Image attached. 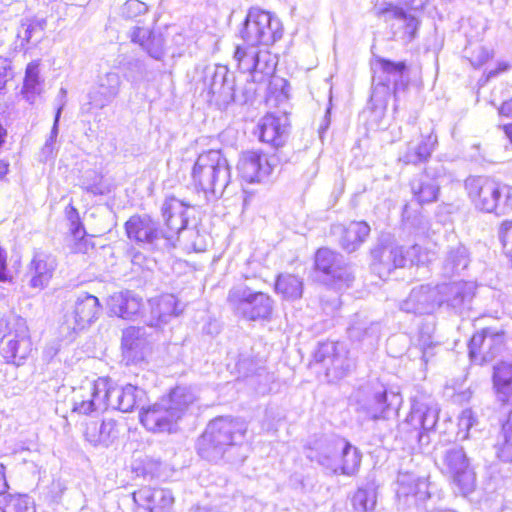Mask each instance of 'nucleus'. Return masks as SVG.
Segmentation results:
<instances>
[{"label":"nucleus","mask_w":512,"mask_h":512,"mask_svg":"<svg viewBox=\"0 0 512 512\" xmlns=\"http://www.w3.org/2000/svg\"><path fill=\"white\" fill-rule=\"evenodd\" d=\"M187 208L176 197H167L161 207L166 229L148 215H133L125 223L127 237L145 249L169 252L176 247L179 233L187 226Z\"/></svg>","instance_id":"nucleus-1"},{"label":"nucleus","mask_w":512,"mask_h":512,"mask_svg":"<svg viewBox=\"0 0 512 512\" xmlns=\"http://www.w3.org/2000/svg\"><path fill=\"white\" fill-rule=\"evenodd\" d=\"M247 425L239 419L219 417L209 422L197 440L198 455L209 462H242Z\"/></svg>","instance_id":"nucleus-2"},{"label":"nucleus","mask_w":512,"mask_h":512,"mask_svg":"<svg viewBox=\"0 0 512 512\" xmlns=\"http://www.w3.org/2000/svg\"><path fill=\"white\" fill-rule=\"evenodd\" d=\"M198 397L186 386H176L158 402L143 409L139 417L143 426L153 432H171L175 424L190 410Z\"/></svg>","instance_id":"nucleus-3"},{"label":"nucleus","mask_w":512,"mask_h":512,"mask_svg":"<svg viewBox=\"0 0 512 512\" xmlns=\"http://www.w3.org/2000/svg\"><path fill=\"white\" fill-rule=\"evenodd\" d=\"M465 189L475 208L496 215H505L512 209V187L484 176H470Z\"/></svg>","instance_id":"nucleus-4"},{"label":"nucleus","mask_w":512,"mask_h":512,"mask_svg":"<svg viewBox=\"0 0 512 512\" xmlns=\"http://www.w3.org/2000/svg\"><path fill=\"white\" fill-rule=\"evenodd\" d=\"M230 166L220 150L200 154L192 169L194 185L205 194L220 197L230 183Z\"/></svg>","instance_id":"nucleus-5"},{"label":"nucleus","mask_w":512,"mask_h":512,"mask_svg":"<svg viewBox=\"0 0 512 512\" xmlns=\"http://www.w3.org/2000/svg\"><path fill=\"white\" fill-rule=\"evenodd\" d=\"M375 65L377 70L373 78L371 99L379 105H386L388 98L393 94L397 102L399 94L408 87V79L404 76L407 71L406 63L377 57Z\"/></svg>","instance_id":"nucleus-6"},{"label":"nucleus","mask_w":512,"mask_h":512,"mask_svg":"<svg viewBox=\"0 0 512 512\" xmlns=\"http://www.w3.org/2000/svg\"><path fill=\"white\" fill-rule=\"evenodd\" d=\"M227 302L238 315L250 321L268 320L273 313L274 300L271 296L245 283L230 288Z\"/></svg>","instance_id":"nucleus-7"},{"label":"nucleus","mask_w":512,"mask_h":512,"mask_svg":"<svg viewBox=\"0 0 512 512\" xmlns=\"http://www.w3.org/2000/svg\"><path fill=\"white\" fill-rule=\"evenodd\" d=\"M436 465L457 487L461 495L467 496L474 491L476 475L463 447L452 445L445 448L437 456Z\"/></svg>","instance_id":"nucleus-8"},{"label":"nucleus","mask_w":512,"mask_h":512,"mask_svg":"<svg viewBox=\"0 0 512 512\" xmlns=\"http://www.w3.org/2000/svg\"><path fill=\"white\" fill-rule=\"evenodd\" d=\"M240 36L248 46L270 45L282 37L281 23L271 13L251 8Z\"/></svg>","instance_id":"nucleus-9"},{"label":"nucleus","mask_w":512,"mask_h":512,"mask_svg":"<svg viewBox=\"0 0 512 512\" xmlns=\"http://www.w3.org/2000/svg\"><path fill=\"white\" fill-rule=\"evenodd\" d=\"M371 13L389 24L395 39L405 43L413 41L420 26V20L392 2L376 0Z\"/></svg>","instance_id":"nucleus-10"},{"label":"nucleus","mask_w":512,"mask_h":512,"mask_svg":"<svg viewBox=\"0 0 512 512\" xmlns=\"http://www.w3.org/2000/svg\"><path fill=\"white\" fill-rule=\"evenodd\" d=\"M109 378L99 377L94 381H86L73 390L72 411L83 415L105 411L108 402Z\"/></svg>","instance_id":"nucleus-11"},{"label":"nucleus","mask_w":512,"mask_h":512,"mask_svg":"<svg viewBox=\"0 0 512 512\" xmlns=\"http://www.w3.org/2000/svg\"><path fill=\"white\" fill-rule=\"evenodd\" d=\"M315 269L322 272L325 281L337 289L348 288L354 274L343 255L328 248H320L315 254Z\"/></svg>","instance_id":"nucleus-12"},{"label":"nucleus","mask_w":512,"mask_h":512,"mask_svg":"<svg viewBox=\"0 0 512 512\" xmlns=\"http://www.w3.org/2000/svg\"><path fill=\"white\" fill-rule=\"evenodd\" d=\"M401 402L399 393L388 392L384 385L378 383L367 398L359 403L358 412L368 420H385L397 412Z\"/></svg>","instance_id":"nucleus-13"},{"label":"nucleus","mask_w":512,"mask_h":512,"mask_svg":"<svg viewBox=\"0 0 512 512\" xmlns=\"http://www.w3.org/2000/svg\"><path fill=\"white\" fill-rule=\"evenodd\" d=\"M316 363L326 369V374L342 378L352 371L355 361L349 356V351L343 343L327 341L320 343L314 352Z\"/></svg>","instance_id":"nucleus-14"},{"label":"nucleus","mask_w":512,"mask_h":512,"mask_svg":"<svg viewBox=\"0 0 512 512\" xmlns=\"http://www.w3.org/2000/svg\"><path fill=\"white\" fill-rule=\"evenodd\" d=\"M101 309L96 296L83 292L77 296L71 309L65 312L63 326L72 332L84 330L99 318Z\"/></svg>","instance_id":"nucleus-15"},{"label":"nucleus","mask_w":512,"mask_h":512,"mask_svg":"<svg viewBox=\"0 0 512 512\" xmlns=\"http://www.w3.org/2000/svg\"><path fill=\"white\" fill-rule=\"evenodd\" d=\"M505 333L495 328H484L475 333L469 342V356L472 362L482 364L492 361L504 349Z\"/></svg>","instance_id":"nucleus-16"},{"label":"nucleus","mask_w":512,"mask_h":512,"mask_svg":"<svg viewBox=\"0 0 512 512\" xmlns=\"http://www.w3.org/2000/svg\"><path fill=\"white\" fill-rule=\"evenodd\" d=\"M340 437L319 436L310 439L305 446L307 459L316 462L327 472L337 475L339 468Z\"/></svg>","instance_id":"nucleus-17"},{"label":"nucleus","mask_w":512,"mask_h":512,"mask_svg":"<svg viewBox=\"0 0 512 512\" xmlns=\"http://www.w3.org/2000/svg\"><path fill=\"white\" fill-rule=\"evenodd\" d=\"M372 268L380 278L387 277L396 268L405 266L403 248L392 241L389 235L382 236L371 250Z\"/></svg>","instance_id":"nucleus-18"},{"label":"nucleus","mask_w":512,"mask_h":512,"mask_svg":"<svg viewBox=\"0 0 512 512\" xmlns=\"http://www.w3.org/2000/svg\"><path fill=\"white\" fill-rule=\"evenodd\" d=\"M204 88L211 97L217 96L225 105L235 100V75L225 65L204 69Z\"/></svg>","instance_id":"nucleus-19"},{"label":"nucleus","mask_w":512,"mask_h":512,"mask_svg":"<svg viewBox=\"0 0 512 512\" xmlns=\"http://www.w3.org/2000/svg\"><path fill=\"white\" fill-rule=\"evenodd\" d=\"M445 176L446 170L442 164L426 168L410 183L413 198L421 205L436 201L440 189L439 180Z\"/></svg>","instance_id":"nucleus-20"},{"label":"nucleus","mask_w":512,"mask_h":512,"mask_svg":"<svg viewBox=\"0 0 512 512\" xmlns=\"http://www.w3.org/2000/svg\"><path fill=\"white\" fill-rule=\"evenodd\" d=\"M146 398L144 389L132 384L119 386L109 379V408L124 413L132 412L136 408H141V411H143Z\"/></svg>","instance_id":"nucleus-21"},{"label":"nucleus","mask_w":512,"mask_h":512,"mask_svg":"<svg viewBox=\"0 0 512 512\" xmlns=\"http://www.w3.org/2000/svg\"><path fill=\"white\" fill-rule=\"evenodd\" d=\"M438 414L439 409L436 405L416 401L412 404L405 422L414 429L418 442L421 445L429 444L430 439L427 433L436 426Z\"/></svg>","instance_id":"nucleus-22"},{"label":"nucleus","mask_w":512,"mask_h":512,"mask_svg":"<svg viewBox=\"0 0 512 512\" xmlns=\"http://www.w3.org/2000/svg\"><path fill=\"white\" fill-rule=\"evenodd\" d=\"M121 86L120 75L116 72H108L100 76L97 86L88 94L89 102L83 104L82 112L89 113L93 108L103 109L118 96Z\"/></svg>","instance_id":"nucleus-23"},{"label":"nucleus","mask_w":512,"mask_h":512,"mask_svg":"<svg viewBox=\"0 0 512 512\" xmlns=\"http://www.w3.org/2000/svg\"><path fill=\"white\" fill-rule=\"evenodd\" d=\"M274 164L260 151L243 152L237 164L240 177L247 183H259L272 173Z\"/></svg>","instance_id":"nucleus-24"},{"label":"nucleus","mask_w":512,"mask_h":512,"mask_svg":"<svg viewBox=\"0 0 512 512\" xmlns=\"http://www.w3.org/2000/svg\"><path fill=\"white\" fill-rule=\"evenodd\" d=\"M440 307L438 285L414 287L409 296L400 304V309L413 314H431Z\"/></svg>","instance_id":"nucleus-25"},{"label":"nucleus","mask_w":512,"mask_h":512,"mask_svg":"<svg viewBox=\"0 0 512 512\" xmlns=\"http://www.w3.org/2000/svg\"><path fill=\"white\" fill-rule=\"evenodd\" d=\"M440 306L446 304L456 313L470 308L475 294V286L471 282L458 281L438 285Z\"/></svg>","instance_id":"nucleus-26"},{"label":"nucleus","mask_w":512,"mask_h":512,"mask_svg":"<svg viewBox=\"0 0 512 512\" xmlns=\"http://www.w3.org/2000/svg\"><path fill=\"white\" fill-rule=\"evenodd\" d=\"M437 144L438 137L433 131L427 135L421 134L417 139L407 142L398 160L405 165L426 163L435 151Z\"/></svg>","instance_id":"nucleus-27"},{"label":"nucleus","mask_w":512,"mask_h":512,"mask_svg":"<svg viewBox=\"0 0 512 512\" xmlns=\"http://www.w3.org/2000/svg\"><path fill=\"white\" fill-rule=\"evenodd\" d=\"M259 140L272 148L282 147L287 139V119L274 114H266L257 125Z\"/></svg>","instance_id":"nucleus-28"},{"label":"nucleus","mask_w":512,"mask_h":512,"mask_svg":"<svg viewBox=\"0 0 512 512\" xmlns=\"http://www.w3.org/2000/svg\"><path fill=\"white\" fill-rule=\"evenodd\" d=\"M134 502L148 512H169L174 497L170 490L142 487L133 493Z\"/></svg>","instance_id":"nucleus-29"},{"label":"nucleus","mask_w":512,"mask_h":512,"mask_svg":"<svg viewBox=\"0 0 512 512\" xmlns=\"http://www.w3.org/2000/svg\"><path fill=\"white\" fill-rule=\"evenodd\" d=\"M107 309L110 315L125 320H133L143 306L142 298L133 291L115 292L107 298Z\"/></svg>","instance_id":"nucleus-30"},{"label":"nucleus","mask_w":512,"mask_h":512,"mask_svg":"<svg viewBox=\"0 0 512 512\" xmlns=\"http://www.w3.org/2000/svg\"><path fill=\"white\" fill-rule=\"evenodd\" d=\"M56 267L55 256L44 251L35 252L28 268L30 287L34 289L47 287Z\"/></svg>","instance_id":"nucleus-31"},{"label":"nucleus","mask_w":512,"mask_h":512,"mask_svg":"<svg viewBox=\"0 0 512 512\" xmlns=\"http://www.w3.org/2000/svg\"><path fill=\"white\" fill-rule=\"evenodd\" d=\"M0 339H18L20 353L32 350L29 329L21 316L10 314L0 319Z\"/></svg>","instance_id":"nucleus-32"},{"label":"nucleus","mask_w":512,"mask_h":512,"mask_svg":"<svg viewBox=\"0 0 512 512\" xmlns=\"http://www.w3.org/2000/svg\"><path fill=\"white\" fill-rule=\"evenodd\" d=\"M149 305L151 316L146 323L150 327L159 328L161 325L168 323L172 317L182 312V308L179 307V302L173 294H164L157 298H152L149 300Z\"/></svg>","instance_id":"nucleus-33"},{"label":"nucleus","mask_w":512,"mask_h":512,"mask_svg":"<svg viewBox=\"0 0 512 512\" xmlns=\"http://www.w3.org/2000/svg\"><path fill=\"white\" fill-rule=\"evenodd\" d=\"M143 335L139 327L132 326L123 331L122 353L128 364H138L145 359L147 343Z\"/></svg>","instance_id":"nucleus-34"},{"label":"nucleus","mask_w":512,"mask_h":512,"mask_svg":"<svg viewBox=\"0 0 512 512\" xmlns=\"http://www.w3.org/2000/svg\"><path fill=\"white\" fill-rule=\"evenodd\" d=\"M380 330L379 322L369 320L367 316L362 313H356L351 318L347 333L352 341H367L372 345L374 342L378 341Z\"/></svg>","instance_id":"nucleus-35"},{"label":"nucleus","mask_w":512,"mask_h":512,"mask_svg":"<svg viewBox=\"0 0 512 512\" xmlns=\"http://www.w3.org/2000/svg\"><path fill=\"white\" fill-rule=\"evenodd\" d=\"M470 263V253L460 242L448 246L442 263V273L446 277L460 275Z\"/></svg>","instance_id":"nucleus-36"},{"label":"nucleus","mask_w":512,"mask_h":512,"mask_svg":"<svg viewBox=\"0 0 512 512\" xmlns=\"http://www.w3.org/2000/svg\"><path fill=\"white\" fill-rule=\"evenodd\" d=\"M119 435L117 422L113 419L103 420L100 424L91 422L85 430V437L92 445H111Z\"/></svg>","instance_id":"nucleus-37"},{"label":"nucleus","mask_w":512,"mask_h":512,"mask_svg":"<svg viewBox=\"0 0 512 512\" xmlns=\"http://www.w3.org/2000/svg\"><path fill=\"white\" fill-rule=\"evenodd\" d=\"M370 226L365 221H352L343 228L340 246L348 253L355 252L366 241Z\"/></svg>","instance_id":"nucleus-38"},{"label":"nucleus","mask_w":512,"mask_h":512,"mask_svg":"<svg viewBox=\"0 0 512 512\" xmlns=\"http://www.w3.org/2000/svg\"><path fill=\"white\" fill-rule=\"evenodd\" d=\"M338 443L340 444V454L337 475L353 476L359 470L362 454L357 447L344 438Z\"/></svg>","instance_id":"nucleus-39"},{"label":"nucleus","mask_w":512,"mask_h":512,"mask_svg":"<svg viewBox=\"0 0 512 512\" xmlns=\"http://www.w3.org/2000/svg\"><path fill=\"white\" fill-rule=\"evenodd\" d=\"M398 495H403L406 502L425 500L429 497L427 479L410 475H400Z\"/></svg>","instance_id":"nucleus-40"},{"label":"nucleus","mask_w":512,"mask_h":512,"mask_svg":"<svg viewBox=\"0 0 512 512\" xmlns=\"http://www.w3.org/2000/svg\"><path fill=\"white\" fill-rule=\"evenodd\" d=\"M493 383L497 397L502 402L508 401L511 395L512 364L501 362L494 366Z\"/></svg>","instance_id":"nucleus-41"},{"label":"nucleus","mask_w":512,"mask_h":512,"mask_svg":"<svg viewBox=\"0 0 512 512\" xmlns=\"http://www.w3.org/2000/svg\"><path fill=\"white\" fill-rule=\"evenodd\" d=\"M275 292L285 300H297L302 296L303 282L295 275L280 274L275 282Z\"/></svg>","instance_id":"nucleus-42"},{"label":"nucleus","mask_w":512,"mask_h":512,"mask_svg":"<svg viewBox=\"0 0 512 512\" xmlns=\"http://www.w3.org/2000/svg\"><path fill=\"white\" fill-rule=\"evenodd\" d=\"M0 512H35V504L26 494L0 495Z\"/></svg>","instance_id":"nucleus-43"},{"label":"nucleus","mask_w":512,"mask_h":512,"mask_svg":"<svg viewBox=\"0 0 512 512\" xmlns=\"http://www.w3.org/2000/svg\"><path fill=\"white\" fill-rule=\"evenodd\" d=\"M277 65L276 57L268 50H260L256 58L253 72H251L252 82H263L266 78L272 76Z\"/></svg>","instance_id":"nucleus-44"},{"label":"nucleus","mask_w":512,"mask_h":512,"mask_svg":"<svg viewBox=\"0 0 512 512\" xmlns=\"http://www.w3.org/2000/svg\"><path fill=\"white\" fill-rule=\"evenodd\" d=\"M377 502L376 487L373 483H367L359 487L352 497L353 508L358 512L373 511Z\"/></svg>","instance_id":"nucleus-45"},{"label":"nucleus","mask_w":512,"mask_h":512,"mask_svg":"<svg viewBox=\"0 0 512 512\" xmlns=\"http://www.w3.org/2000/svg\"><path fill=\"white\" fill-rule=\"evenodd\" d=\"M40 92L39 64L31 62L26 67L22 94L30 104H33Z\"/></svg>","instance_id":"nucleus-46"},{"label":"nucleus","mask_w":512,"mask_h":512,"mask_svg":"<svg viewBox=\"0 0 512 512\" xmlns=\"http://www.w3.org/2000/svg\"><path fill=\"white\" fill-rule=\"evenodd\" d=\"M46 26L44 19H25L21 22V25L17 32V38L21 41V46L32 42L35 37L37 42L43 35Z\"/></svg>","instance_id":"nucleus-47"},{"label":"nucleus","mask_w":512,"mask_h":512,"mask_svg":"<svg viewBox=\"0 0 512 512\" xmlns=\"http://www.w3.org/2000/svg\"><path fill=\"white\" fill-rule=\"evenodd\" d=\"M260 50L257 46L237 45L234 59L237 61L238 68L242 72H248L251 75Z\"/></svg>","instance_id":"nucleus-48"},{"label":"nucleus","mask_w":512,"mask_h":512,"mask_svg":"<svg viewBox=\"0 0 512 512\" xmlns=\"http://www.w3.org/2000/svg\"><path fill=\"white\" fill-rule=\"evenodd\" d=\"M124 77L127 81H130L133 85L148 80V72L145 63L136 58L127 60L123 64Z\"/></svg>","instance_id":"nucleus-49"},{"label":"nucleus","mask_w":512,"mask_h":512,"mask_svg":"<svg viewBox=\"0 0 512 512\" xmlns=\"http://www.w3.org/2000/svg\"><path fill=\"white\" fill-rule=\"evenodd\" d=\"M18 348V339H0V352L8 363H13L17 366L21 365L31 351L20 353Z\"/></svg>","instance_id":"nucleus-50"},{"label":"nucleus","mask_w":512,"mask_h":512,"mask_svg":"<svg viewBox=\"0 0 512 512\" xmlns=\"http://www.w3.org/2000/svg\"><path fill=\"white\" fill-rule=\"evenodd\" d=\"M512 424L510 418L502 423L503 441L495 445L496 457L505 463L512 462V442L510 441Z\"/></svg>","instance_id":"nucleus-51"},{"label":"nucleus","mask_w":512,"mask_h":512,"mask_svg":"<svg viewBox=\"0 0 512 512\" xmlns=\"http://www.w3.org/2000/svg\"><path fill=\"white\" fill-rule=\"evenodd\" d=\"M154 59L160 60L164 55V39L160 33L151 32L142 47Z\"/></svg>","instance_id":"nucleus-52"},{"label":"nucleus","mask_w":512,"mask_h":512,"mask_svg":"<svg viewBox=\"0 0 512 512\" xmlns=\"http://www.w3.org/2000/svg\"><path fill=\"white\" fill-rule=\"evenodd\" d=\"M62 114V105L56 108L53 126L50 131V135L48 139L46 140L43 148H42V154L47 158L54 154L55 151V143L56 139L59 133V122Z\"/></svg>","instance_id":"nucleus-53"},{"label":"nucleus","mask_w":512,"mask_h":512,"mask_svg":"<svg viewBox=\"0 0 512 512\" xmlns=\"http://www.w3.org/2000/svg\"><path fill=\"white\" fill-rule=\"evenodd\" d=\"M403 257H405V265L410 263L411 265L424 264L429 261V254L421 246L415 244L403 250Z\"/></svg>","instance_id":"nucleus-54"},{"label":"nucleus","mask_w":512,"mask_h":512,"mask_svg":"<svg viewBox=\"0 0 512 512\" xmlns=\"http://www.w3.org/2000/svg\"><path fill=\"white\" fill-rule=\"evenodd\" d=\"M477 423L476 416L472 409H464L458 417L459 434L463 432L462 439L468 438L469 430Z\"/></svg>","instance_id":"nucleus-55"},{"label":"nucleus","mask_w":512,"mask_h":512,"mask_svg":"<svg viewBox=\"0 0 512 512\" xmlns=\"http://www.w3.org/2000/svg\"><path fill=\"white\" fill-rule=\"evenodd\" d=\"M148 10L146 3L140 0H127L122 8V14L126 18H136L145 14Z\"/></svg>","instance_id":"nucleus-56"},{"label":"nucleus","mask_w":512,"mask_h":512,"mask_svg":"<svg viewBox=\"0 0 512 512\" xmlns=\"http://www.w3.org/2000/svg\"><path fill=\"white\" fill-rule=\"evenodd\" d=\"M419 346L422 351V359L428 362L434 356L435 344L430 334L420 333Z\"/></svg>","instance_id":"nucleus-57"},{"label":"nucleus","mask_w":512,"mask_h":512,"mask_svg":"<svg viewBox=\"0 0 512 512\" xmlns=\"http://www.w3.org/2000/svg\"><path fill=\"white\" fill-rule=\"evenodd\" d=\"M491 57L492 54L487 48L479 46L473 51L470 57V62L474 67H480L484 65Z\"/></svg>","instance_id":"nucleus-58"},{"label":"nucleus","mask_w":512,"mask_h":512,"mask_svg":"<svg viewBox=\"0 0 512 512\" xmlns=\"http://www.w3.org/2000/svg\"><path fill=\"white\" fill-rule=\"evenodd\" d=\"M74 243L71 246V250L74 253H82L86 254L89 250L93 249L94 245L91 239L86 237L85 235L78 236V238H73Z\"/></svg>","instance_id":"nucleus-59"},{"label":"nucleus","mask_w":512,"mask_h":512,"mask_svg":"<svg viewBox=\"0 0 512 512\" xmlns=\"http://www.w3.org/2000/svg\"><path fill=\"white\" fill-rule=\"evenodd\" d=\"M13 77L10 62L0 57V92L5 88L9 79Z\"/></svg>","instance_id":"nucleus-60"},{"label":"nucleus","mask_w":512,"mask_h":512,"mask_svg":"<svg viewBox=\"0 0 512 512\" xmlns=\"http://www.w3.org/2000/svg\"><path fill=\"white\" fill-rule=\"evenodd\" d=\"M151 32L144 27H134L131 32V40L134 43H138L141 47H143L146 43L147 37Z\"/></svg>","instance_id":"nucleus-61"},{"label":"nucleus","mask_w":512,"mask_h":512,"mask_svg":"<svg viewBox=\"0 0 512 512\" xmlns=\"http://www.w3.org/2000/svg\"><path fill=\"white\" fill-rule=\"evenodd\" d=\"M255 89L253 87L245 88L241 95H237L235 93V100L233 102H237L241 105L246 104L254 98Z\"/></svg>","instance_id":"nucleus-62"},{"label":"nucleus","mask_w":512,"mask_h":512,"mask_svg":"<svg viewBox=\"0 0 512 512\" xmlns=\"http://www.w3.org/2000/svg\"><path fill=\"white\" fill-rule=\"evenodd\" d=\"M510 68L509 63L507 62H499L497 64L496 69L489 70L485 75L484 83L488 82L490 79L498 76L500 73L507 71Z\"/></svg>","instance_id":"nucleus-63"},{"label":"nucleus","mask_w":512,"mask_h":512,"mask_svg":"<svg viewBox=\"0 0 512 512\" xmlns=\"http://www.w3.org/2000/svg\"><path fill=\"white\" fill-rule=\"evenodd\" d=\"M498 111L501 116L512 119V98L504 101Z\"/></svg>","instance_id":"nucleus-64"}]
</instances>
